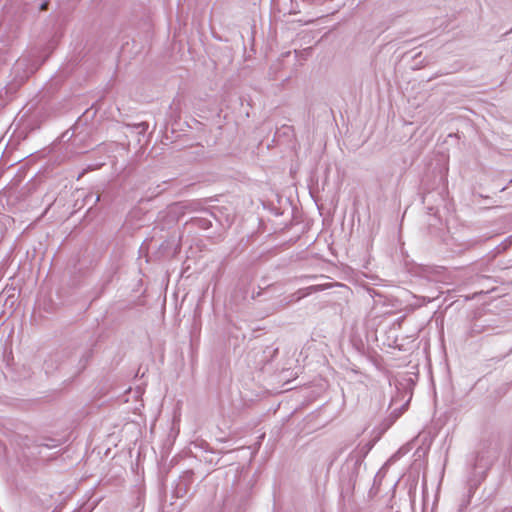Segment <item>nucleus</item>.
Wrapping results in <instances>:
<instances>
[{"label": "nucleus", "instance_id": "nucleus-9", "mask_svg": "<svg viewBox=\"0 0 512 512\" xmlns=\"http://www.w3.org/2000/svg\"><path fill=\"white\" fill-rule=\"evenodd\" d=\"M25 65L26 64H25L24 61L19 60V61L16 62L15 68L18 70V69L22 68Z\"/></svg>", "mask_w": 512, "mask_h": 512}, {"label": "nucleus", "instance_id": "nucleus-11", "mask_svg": "<svg viewBox=\"0 0 512 512\" xmlns=\"http://www.w3.org/2000/svg\"><path fill=\"white\" fill-rule=\"evenodd\" d=\"M262 292H263L262 290H259V291L257 292V294H254V293H253V294H252V298H253V299H255V298L259 297V296L262 294Z\"/></svg>", "mask_w": 512, "mask_h": 512}, {"label": "nucleus", "instance_id": "nucleus-5", "mask_svg": "<svg viewBox=\"0 0 512 512\" xmlns=\"http://www.w3.org/2000/svg\"><path fill=\"white\" fill-rule=\"evenodd\" d=\"M89 358H90V353L88 351L82 352L79 356H77V355L69 356L68 360H69L70 364L75 362L76 360H78V364H77L76 370L74 372V376L78 375L86 368Z\"/></svg>", "mask_w": 512, "mask_h": 512}, {"label": "nucleus", "instance_id": "nucleus-4", "mask_svg": "<svg viewBox=\"0 0 512 512\" xmlns=\"http://www.w3.org/2000/svg\"><path fill=\"white\" fill-rule=\"evenodd\" d=\"M374 443L372 441L367 442L362 446H358L354 451L350 453V461H355V465L363 463L364 458L373 448Z\"/></svg>", "mask_w": 512, "mask_h": 512}, {"label": "nucleus", "instance_id": "nucleus-8", "mask_svg": "<svg viewBox=\"0 0 512 512\" xmlns=\"http://www.w3.org/2000/svg\"><path fill=\"white\" fill-rule=\"evenodd\" d=\"M127 126L135 129L139 134H142V135L145 134V132L149 128V124L147 122L128 124Z\"/></svg>", "mask_w": 512, "mask_h": 512}, {"label": "nucleus", "instance_id": "nucleus-6", "mask_svg": "<svg viewBox=\"0 0 512 512\" xmlns=\"http://www.w3.org/2000/svg\"><path fill=\"white\" fill-rule=\"evenodd\" d=\"M186 225H192L197 228L207 230L212 226L211 220L207 216L192 217L186 222Z\"/></svg>", "mask_w": 512, "mask_h": 512}, {"label": "nucleus", "instance_id": "nucleus-3", "mask_svg": "<svg viewBox=\"0 0 512 512\" xmlns=\"http://www.w3.org/2000/svg\"><path fill=\"white\" fill-rule=\"evenodd\" d=\"M315 291H318L317 286H310V287H307L304 289H300L297 292H295V293L285 297L283 300H281L279 302L278 308H280V309L285 308L289 304H291L293 302H297Z\"/></svg>", "mask_w": 512, "mask_h": 512}, {"label": "nucleus", "instance_id": "nucleus-13", "mask_svg": "<svg viewBox=\"0 0 512 512\" xmlns=\"http://www.w3.org/2000/svg\"><path fill=\"white\" fill-rule=\"evenodd\" d=\"M46 8H47V3H44V4L42 5L41 9H43V10H44V9H46Z\"/></svg>", "mask_w": 512, "mask_h": 512}, {"label": "nucleus", "instance_id": "nucleus-7", "mask_svg": "<svg viewBox=\"0 0 512 512\" xmlns=\"http://www.w3.org/2000/svg\"><path fill=\"white\" fill-rule=\"evenodd\" d=\"M362 463H359L358 465H355V461H350V455L348 456L346 460L345 467L342 469V472L344 473V470H351L349 481L354 482L358 476L359 469L361 467Z\"/></svg>", "mask_w": 512, "mask_h": 512}, {"label": "nucleus", "instance_id": "nucleus-12", "mask_svg": "<svg viewBox=\"0 0 512 512\" xmlns=\"http://www.w3.org/2000/svg\"><path fill=\"white\" fill-rule=\"evenodd\" d=\"M74 512H88L87 509L80 508L78 510H75Z\"/></svg>", "mask_w": 512, "mask_h": 512}, {"label": "nucleus", "instance_id": "nucleus-2", "mask_svg": "<svg viewBox=\"0 0 512 512\" xmlns=\"http://www.w3.org/2000/svg\"><path fill=\"white\" fill-rule=\"evenodd\" d=\"M496 328L493 320L478 319L472 323L467 334L469 337H476L482 333L491 334L495 332Z\"/></svg>", "mask_w": 512, "mask_h": 512}, {"label": "nucleus", "instance_id": "nucleus-10", "mask_svg": "<svg viewBox=\"0 0 512 512\" xmlns=\"http://www.w3.org/2000/svg\"><path fill=\"white\" fill-rule=\"evenodd\" d=\"M500 512H512V506L505 507Z\"/></svg>", "mask_w": 512, "mask_h": 512}, {"label": "nucleus", "instance_id": "nucleus-1", "mask_svg": "<svg viewBox=\"0 0 512 512\" xmlns=\"http://www.w3.org/2000/svg\"><path fill=\"white\" fill-rule=\"evenodd\" d=\"M189 212H201L207 216L215 217L214 214L207 208L203 207L200 201H191L186 204L176 203L169 207L167 216L171 218L172 221H178L179 217L185 213V211Z\"/></svg>", "mask_w": 512, "mask_h": 512}, {"label": "nucleus", "instance_id": "nucleus-14", "mask_svg": "<svg viewBox=\"0 0 512 512\" xmlns=\"http://www.w3.org/2000/svg\"><path fill=\"white\" fill-rule=\"evenodd\" d=\"M89 198H92V196H88V195H86V196H85V201H87Z\"/></svg>", "mask_w": 512, "mask_h": 512}]
</instances>
